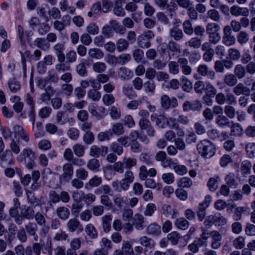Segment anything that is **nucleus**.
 <instances>
[{
	"instance_id": "f257e3e1",
	"label": "nucleus",
	"mask_w": 255,
	"mask_h": 255,
	"mask_svg": "<svg viewBox=\"0 0 255 255\" xmlns=\"http://www.w3.org/2000/svg\"><path fill=\"white\" fill-rule=\"evenodd\" d=\"M197 149L202 156L206 158L212 157L215 153V146L208 140L200 141L197 144Z\"/></svg>"
},
{
	"instance_id": "f03ea898",
	"label": "nucleus",
	"mask_w": 255,
	"mask_h": 255,
	"mask_svg": "<svg viewBox=\"0 0 255 255\" xmlns=\"http://www.w3.org/2000/svg\"><path fill=\"white\" fill-rule=\"evenodd\" d=\"M154 37V34L151 31H145L138 36L137 43L142 48H147L151 46L150 40Z\"/></svg>"
},
{
	"instance_id": "7ed1b4c3",
	"label": "nucleus",
	"mask_w": 255,
	"mask_h": 255,
	"mask_svg": "<svg viewBox=\"0 0 255 255\" xmlns=\"http://www.w3.org/2000/svg\"><path fill=\"white\" fill-rule=\"evenodd\" d=\"M80 193L78 191H74L72 192V197L73 199V203L71 206L72 214L77 216L83 208L84 205L81 203V200L79 199Z\"/></svg>"
},
{
	"instance_id": "20e7f679",
	"label": "nucleus",
	"mask_w": 255,
	"mask_h": 255,
	"mask_svg": "<svg viewBox=\"0 0 255 255\" xmlns=\"http://www.w3.org/2000/svg\"><path fill=\"white\" fill-rule=\"evenodd\" d=\"M160 104L162 108L167 110L170 108H174L178 106V102L175 97L170 98L167 95H162L160 97Z\"/></svg>"
},
{
	"instance_id": "39448f33",
	"label": "nucleus",
	"mask_w": 255,
	"mask_h": 255,
	"mask_svg": "<svg viewBox=\"0 0 255 255\" xmlns=\"http://www.w3.org/2000/svg\"><path fill=\"white\" fill-rule=\"evenodd\" d=\"M63 173L60 175V181H69L73 175L74 168L72 164L66 163L62 167Z\"/></svg>"
},
{
	"instance_id": "423d86ee",
	"label": "nucleus",
	"mask_w": 255,
	"mask_h": 255,
	"mask_svg": "<svg viewBox=\"0 0 255 255\" xmlns=\"http://www.w3.org/2000/svg\"><path fill=\"white\" fill-rule=\"evenodd\" d=\"M226 185H224V196L228 195L230 192L229 187L236 188L238 185L237 180L235 178V174L230 173L225 177Z\"/></svg>"
},
{
	"instance_id": "0eeeda50",
	"label": "nucleus",
	"mask_w": 255,
	"mask_h": 255,
	"mask_svg": "<svg viewBox=\"0 0 255 255\" xmlns=\"http://www.w3.org/2000/svg\"><path fill=\"white\" fill-rule=\"evenodd\" d=\"M108 148L105 146L98 147L97 145H92L90 149L89 154L94 157H99L100 155L105 156L108 153Z\"/></svg>"
},
{
	"instance_id": "6e6552de",
	"label": "nucleus",
	"mask_w": 255,
	"mask_h": 255,
	"mask_svg": "<svg viewBox=\"0 0 255 255\" xmlns=\"http://www.w3.org/2000/svg\"><path fill=\"white\" fill-rule=\"evenodd\" d=\"M67 228L70 232H74L77 231L78 232H82L83 228L80 221L76 218L70 219L66 224Z\"/></svg>"
},
{
	"instance_id": "1a4fd4ad",
	"label": "nucleus",
	"mask_w": 255,
	"mask_h": 255,
	"mask_svg": "<svg viewBox=\"0 0 255 255\" xmlns=\"http://www.w3.org/2000/svg\"><path fill=\"white\" fill-rule=\"evenodd\" d=\"M13 130L14 133L17 134L19 138L24 141L26 143H28L30 140L29 133L21 126L16 125L13 126Z\"/></svg>"
},
{
	"instance_id": "9d476101",
	"label": "nucleus",
	"mask_w": 255,
	"mask_h": 255,
	"mask_svg": "<svg viewBox=\"0 0 255 255\" xmlns=\"http://www.w3.org/2000/svg\"><path fill=\"white\" fill-rule=\"evenodd\" d=\"M202 107L200 101L195 100L193 102L186 101L183 105V109L184 111L188 112L190 111H199Z\"/></svg>"
},
{
	"instance_id": "9b49d317",
	"label": "nucleus",
	"mask_w": 255,
	"mask_h": 255,
	"mask_svg": "<svg viewBox=\"0 0 255 255\" xmlns=\"http://www.w3.org/2000/svg\"><path fill=\"white\" fill-rule=\"evenodd\" d=\"M24 230L29 236L33 237L34 241H38V236L37 234L38 226L36 223L33 222H28L26 225H25Z\"/></svg>"
},
{
	"instance_id": "f8f14e48",
	"label": "nucleus",
	"mask_w": 255,
	"mask_h": 255,
	"mask_svg": "<svg viewBox=\"0 0 255 255\" xmlns=\"http://www.w3.org/2000/svg\"><path fill=\"white\" fill-rule=\"evenodd\" d=\"M230 12L232 15L235 16H248L250 14V10L247 7H240L234 5L230 8Z\"/></svg>"
},
{
	"instance_id": "ddd939ff",
	"label": "nucleus",
	"mask_w": 255,
	"mask_h": 255,
	"mask_svg": "<svg viewBox=\"0 0 255 255\" xmlns=\"http://www.w3.org/2000/svg\"><path fill=\"white\" fill-rule=\"evenodd\" d=\"M177 62L180 65L182 73L185 75H189L192 73V68L188 65V60L185 58H179Z\"/></svg>"
},
{
	"instance_id": "4468645a",
	"label": "nucleus",
	"mask_w": 255,
	"mask_h": 255,
	"mask_svg": "<svg viewBox=\"0 0 255 255\" xmlns=\"http://www.w3.org/2000/svg\"><path fill=\"white\" fill-rule=\"evenodd\" d=\"M54 93L55 91L53 88L51 86L48 85L46 88V89H45V91H44V92L42 93L40 96L39 98L40 103L42 102L46 103H48L50 101L51 97L53 96Z\"/></svg>"
},
{
	"instance_id": "2eb2a0df",
	"label": "nucleus",
	"mask_w": 255,
	"mask_h": 255,
	"mask_svg": "<svg viewBox=\"0 0 255 255\" xmlns=\"http://www.w3.org/2000/svg\"><path fill=\"white\" fill-rule=\"evenodd\" d=\"M115 206L119 209H122L127 205L128 199L126 196L120 194L115 195L113 197Z\"/></svg>"
},
{
	"instance_id": "dca6fc26",
	"label": "nucleus",
	"mask_w": 255,
	"mask_h": 255,
	"mask_svg": "<svg viewBox=\"0 0 255 255\" xmlns=\"http://www.w3.org/2000/svg\"><path fill=\"white\" fill-rule=\"evenodd\" d=\"M118 75L122 80L127 81L129 80L133 76V72L126 67H122L118 72Z\"/></svg>"
},
{
	"instance_id": "f3484780",
	"label": "nucleus",
	"mask_w": 255,
	"mask_h": 255,
	"mask_svg": "<svg viewBox=\"0 0 255 255\" xmlns=\"http://www.w3.org/2000/svg\"><path fill=\"white\" fill-rule=\"evenodd\" d=\"M169 34L170 38L176 41L182 40L184 36L183 30L175 27H172L169 29Z\"/></svg>"
},
{
	"instance_id": "a211bd4d",
	"label": "nucleus",
	"mask_w": 255,
	"mask_h": 255,
	"mask_svg": "<svg viewBox=\"0 0 255 255\" xmlns=\"http://www.w3.org/2000/svg\"><path fill=\"white\" fill-rule=\"evenodd\" d=\"M232 31L230 26L224 27V44L231 45L235 43L236 39L234 36L231 35Z\"/></svg>"
},
{
	"instance_id": "6ab92c4d",
	"label": "nucleus",
	"mask_w": 255,
	"mask_h": 255,
	"mask_svg": "<svg viewBox=\"0 0 255 255\" xmlns=\"http://www.w3.org/2000/svg\"><path fill=\"white\" fill-rule=\"evenodd\" d=\"M80 193V197L79 199L81 201H83L87 205L92 204L96 200V196L92 193H85L82 191H79Z\"/></svg>"
},
{
	"instance_id": "aec40b11",
	"label": "nucleus",
	"mask_w": 255,
	"mask_h": 255,
	"mask_svg": "<svg viewBox=\"0 0 255 255\" xmlns=\"http://www.w3.org/2000/svg\"><path fill=\"white\" fill-rule=\"evenodd\" d=\"M102 183V177L95 175L85 183V188L86 189H90L93 187H97L101 185Z\"/></svg>"
},
{
	"instance_id": "412c9836",
	"label": "nucleus",
	"mask_w": 255,
	"mask_h": 255,
	"mask_svg": "<svg viewBox=\"0 0 255 255\" xmlns=\"http://www.w3.org/2000/svg\"><path fill=\"white\" fill-rule=\"evenodd\" d=\"M234 93L237 96L243 94L245 96H249L251 94V90L245 86L243 83L238 84L234 88Z\"/></svg>"
},
{
	"instance_id": "4be33fe9",
	"label": "nucleus",
	"mask_w": 255,
	"mask_h": 255,
	"mask_svg": "<svg viewBox=\"0 0 255 255\" xmlns=\"http://www.w3.org/2000/svg\"><path fill=\"white\" fill-rule=\"evenodd\" d=\"M60 10L62 12L67 11L71 14H74L76 13V8L74 6H69L67 0H61L59 1Z\"/></svg>"
},
{
	"instance_id": "5701e85b",
	"label": "nucleus",
	"mask_w": 255,
	"mask_h": 255,
	"mask_svg": "<svg viewBox=\"0 0 255 255\" xmlns=\"http://www.w3.org/2000/svg\"><path fill=\"white\" fill-rule=\"evenodd\" d=\"M144 218L139 214H136L134 215L133 219V224L135 229L137 230H142L145 227Z\"/></svg>"
},
{
	"instance_id": "b1692460",
	"label": "nucleus",
	"mask_w": 255,
	"mask_h": 255,
	"mask_svg": "<svg viewBox=\"0 0 255 255\" xmlns=\"http://www.w3.org/2000/svg\"><path fill=\"white\" fill-rule=\"evenodd\" d=\"M34 45L43 51H47L50 47V44L43 38H37L33 42Z\"/></svg>"
},
{
	"instance_id": "393cba45",
	"label": "nucleus",
	"mask_w": 255,
	"mask_h": 255,
	"mask_svg": "<svg viewBox=\"0 0 255 255\" xmlns=\"http://www.w3.org/2000/svg\"><path fill=\"white\" fill-rule=\"evenodd\" d=\"M57 216L62 220H67L70 215L69 209L64 206L58 207L56 210Z\"/></svg>"
},
{
	"instance_id": "a878e982",
	"label": "nucleus",
	"mask_w": 255,
	"mask_h": 255,
	"mask_svg": "<svg viewBox=\"0 0 255 255\" xmlns=\"http://www.w3.org/2000/svg\"><path fill=\"white\" fill-rule=\"evenodd\" d=\"M110 118L114 120H118L121 118L122 112L120 107L116 106H112L108 109Z\"/></svg>"
},
{
	"instance_id": "bb28decb",
	"label": "nucleus",
	"mask_w": 255,
	"mask_h": 255,
	"mask_svg": "<svg viewBox=\"0 0 255 255\" xmlns=\"http://www.w3.org/2000/svg\"><path fill=\"white\" fill-rule=\"evenodd\" d=\"M197 72L202 76H210L211 79H213L215 77V72L211 70H208V66L205 64H201L199 65L197 69Z\"/></svg>"
},
{
	"instance_id": "cd10ccee",
	"label": "nucleus",
	"mask_w": 255,
	"mask_h": 255,
	"mask_svg": "<svg viewBox=\"0 0 255 255\" xmlns=\"http://www.w3.org/2000/svg\"><path fill=\"white\" fill-rule=\"evenodd\" d=\"M112 215L107 214L103 216L102 218V223L104 232L108 233L111 228V222Z\"/></svg>"
},
{
	"instance_id": "c85d7f7f",
	"label": "nucleus",
	"mask_w": 255,
	"mask_h": 255,
	"mask_svg": "<svg viewBox=\"0 0 255 255\" xmlns=\"http://www.w3.org/2000/svg\"><path fill=\"white\" fill-rule=\"evenodd\" d=\"M85 231L90 239H96L97 238L98 231L92 224H88L85 228Z\"/></svg>"
},
{
	"instance_id": "c756f323",
	"label": "nucleus",
	"mask_w": 255,
	"mask_h": 255,
	"mask_svg": "<svg viewBox=\"0 0 255 255\" xmlns=\"http://www.w3.org/2000/svg\"><path fill=\"white\" fill-rule=\"evenodd\" d=\"M122 92L129 99H132L137 97L132 87L129 84H125L123 86Z\"/></svg>"
},
{
	"instance_id": "7c9ffc66",
	"label": "nucleus",
	"mask_w": 255,
	"mask_h": 255,
	"mask_svg": "<svg viewBox=\"0 0 255 255\" xmlns=\"http://www.w3.org/2000/svg\"><path fill=\"white\" fill-rule=\"evenodd\" d=\"M88 55L90 58L99 60L104 57V52L97 48H92L88 50Z\"/></svg>"
},
{
	"instance_id": "2f4dec72",
	"label": "nucleus",
	"mask_w": 255,
	"mask_h": 255,
	"mask_svg": "<svg viewBox=\"0 0 255 255\" xmlns=\"http://www.w3.org/2000/svg\"><path fill=\"white\" fill-rule=\"evenodd\" d=\"M10 101L14 102L12 108L16 113H20L22 112L24 104L22 102H20V98L18 96H14L10 99Z\"/></svg>"
},
{
	"instance_id": "473e14b6",
	"label": "nucleus",
	"mask_w": 255,
	"mask_h": 255,
	"mask_svg": "<svg viewBox=\"0 0 255 255\" xmlns=\"http://www.w3.org/2000/svg\"><path fill=\"white\" fill-rule=\"evenodd\" d=\"M143 87L146 94L153 95L156 89V84L153 80H148L144 83Z\"/></svg>"
},
{
	"instance_id": "72a5a7b5",
	"label": "nucleus",
	"mask_w": 255,
	"mask_h": 255,
	"mask_svg": "<svg viewBox=\"0 0 255 255\" xmlns=\"http://www.w3.org/2000/svg\"><path fill=\"white\" fill-rule=\"evenodd\" d=\"M110 130L112 133V136L114 134L119 136L123 134L125 132L124 126L121 123H116L113 124L112 128Z\"/></svg>"
},
{
	"instance_id": "f704fd0d",
	"label": "nucleus",
	"mask_w": 255,
	"mask_h": 255,
	"mask_svg": "<svg viewBox=\"0 0 255 255\" xmlns=\"http://www.w3.org/2000/svg\"><path fill=\"white\" fill-rule=\"evenodd\" d=\"M85 62V60L82 59L81 60L80 62L76 66V71L77 73L82 77H85L87 75Z\"/></svg>"
},
{
	"instance_id": "c9c22d12",
	"label": "nucleus",
	"mask_w": 255,
	"mask_h": 255,
	"mask_svg": "<svg viewBox=\"0 0 255 255\" xmlns=\"http://www.w3.org/2000/svg\"><path fill=\"white\" fill-rule=\"evenodd\" d=\"M140 244L146 249L153 248L155 245L154 241L149 238L144 236L140 237L139 239Z\"/></svg>"
},
{
	"instance_id": "e433bc0d",
	"label": "nucleus",
	"mask_w": 255,
	"mask_h": 255,
	"mask_svg": "<svg viewBox=\"0 0 255 255\" xmlns=\"http://www.w3.org/2000/svg\"><path fill=\"white\" fill-rule=\"evenodd\" d=\"M148 234L158 236L161 233L160 226L156 223L149 225L146 228Z\"/></svg>"
},
{
	"instance_id": "4c0bfd02",
	"label": "nucleus",
	"mask_w": 255,
	"mask_h": 255,
	"mask_svg": "<svg viewBox=\"0 0 255 255\" xmlns=\"http://www.w3.org/2000/svg\"><path fill=\"white\" fill-rule=\"evenodd\" d=\"M7 84L10 91L12 93H16L20 89V84L15 78L10 79Z\"/></svg>"
},
{
	"instance_id": "58836bf2",
	"label": "nucleus",
	"mask_w": 255,
	"mask_h": 255,
	"mask_svg": "<svg viewBox=\"0 0 255 255\" xmlns=\"http://www.w3.org/2000/svg\"><path fill=\"white\" fill-rule=\"evenodd\" d=\"M123 162L125 168L127 170H130L137 164V159L133 157H125Z\"/></svg>"
},
{
	"instance_id": "ea45409f",
	"label": "nucleus",
	"mask_w": 255,
	"mask_h": 255,
	"mask_svg": "<svg viewBox=\"0 0 255 255\" xmlns=\"http://www.w3.org/2000/svg\"><path fill=\"white\" fill-rule=\"evenodd\" d=\"M121 252L124 255H133V251L131 245L129 241H123Z\"/></svg>"
},
{
	"instance_id": "a19ab883",
	"label": "nucleus",
	"mask_w": 255,
	"mask_h": 255,
	"mask_svg": "<svg viewBox=\"0 0 255 255\" xmlns=\"http://www.w3.org/2000/svg\"><path fill=\"white\" fill-rule=\"evenodd\" d=\"M175 226L180 230H186L189 226V222L184 218L177 219L174 223Z\"/></svg>"
},
{
	"instance_id": "79ce46f5",
	"label": "nucleus",
	"mask_w": 255,
	"mask_h": 255,
	"mask_svg": "<svg viewBox=\"0 0 255 255\" xmlns=\"http://www.w3.org/2000/svg\"><path fill=\"white\" fill-rule=\"evenodd\" d=\"M72 149L77 157H81L85 154V148L82 144L76 143L74 144L72 146Z\"/></svg>"
},
{
	"instance_id": "37998d69",
	"label": "nucleus",
	"mask_w": 255,
	"mask_h": 255,
	"mask_svg": "<svg viewBox=\"0 0 255 255\" xmlns=\"http://www.w3.org/2000/svg\"><path fill=\"white\" fill-rule=\"evenodd\" d=\"M103 173L105 178L111 180L116 175V173L111 165H107L103 168Z\"/></svg>"
},
{
	"instance_id": "c03bdc74",
	"label": "nucleus",
	"mask_w": 255,
	"mask_h": 255,
	"mask_svg": "<svg viewBox=\"0 0 255 255\" xmlns=\"http://www.w3.org/2000/svg\"><path fill=\"white\" fill-rule=\"evenodd\" d=\"M202 41L201 38L195 37L191 38L185 44L190 47L197 49L201 46Z\"/></svg>"
},
{
	"instance_id": "a18cd8bd",
	"label": "nucleus",
	"mask_w": 255,
	"mask_h": 255,
	"mask_svg": "<svg viewBox=\"0 0 255 255\" xmlns=\"http://www.w3.org/2000/svg\"><path fill=\"white\" fill-rule=\"evenodd\" d=\"M107 68L106 64L102 62H97L93 64L92 69L97 73H102L105 71Z\"/></svg>"
},
{
	"instance_id": "49530a36",
	"label": "nucleus",
	"mask_w": 255,
	"mask_h": 255,
	"mask_svg": "<svg viewBox=\"0 0 255 255\" xmlns=\"http://www.w3.org/2000/svg\"><path fill=\"white\" fill-rule=\"evenodd\" d=\"M180 238L179 234L176 231L172 232L167 236V240L171 242V244L173 246L177 245Z\"/></svg>"
},
{
	"instance_id": "de8ad7c7",
	"label": "nucleus",
	"mask_w": 255,
	"mask_h": 255,
	"mask_svg": "<svg viewBox=\"0 0 255 255\" xmlns=\"http://www.w3.org/2000/svg\"><path fill=\"white\" fill-rule=\"evenodd\" d=\"M177 184L180 188H189L192 185V181L188 177H182L177 181Z\"/></svg>"
},
{
	"instance_id": "09e8293b",
	"label": "nucleus",
	"mask_w": 255,
	"mask_h": 255,
	"mask_svg": "<svg viewBox=\"0 0 255 255\" xmlns=\"http://www.w3.org/2000/svg\"><path fill=\"white\" fill-rule=\"evenodd\" d=\"M101 13V6L100 3L96 2L93 4L91 10L88 13L89 17L99 15Z\"/></svg>"
},
{
	"instance_id": "8fccbe9b",
	"label": "nucleus",
	"mask_w": 255,
	"mask_h": 255,
	"mask_svg": "<svg viewBox=\"0 0 255 255\" xmlns=\"http://www.w3.org/2000/svg\"><path fill=\"white\" fill-rule=\"evenodd\" d=\"M165 9L168 10L169 16L172 17L176 15V11L178 9V5L175 2L170 1L169 3H167Z\"/></svg>"
},
{
	"instance_id": "3c124183",
	"label": "nucleus",
	"mask_w": 255,
	"mask_h": 255,
	"mask_svg": "<svg viewBox=\"0 0 255 255\" xmlns=\"http://www.w3.org/2000/svg\"><path fill=\"white\" fill-rule=\"evenodd\" d=\"M245 150L249 158H253L255 157V143H248L246 145Z\"/></svg>"
},
{
	"instance_id": "603ef678",
	"label": "nucleus",
	"mask_w": 255,
	"mask_h": 255,
	"mask_svg": "<svg viewBox=\"0 0 255 255\" xmlns=\"http://www.w3.org/2000/svg\"><path fill=\"white\" fill-rule=\"evenodd\" d=\"M252 163L248 160L243 161L241 165L242 174L244 175L249 174L251 173Z\"/></svg>"
},
{
	"instance_id": "864d4df0",
	"label": "nucleus",
	"mask_w": 255,
	"mask_h": 255,
	"mask_svg": "<svg viewBox=\"0 0 255 255\" xmlns=\"http://www.w3.org/2000/svg\"><path fill=\"white\" fill-rule=\"evenodd\" d=\"M143 11L144 14L147 16H152L155 11L154 7L147 1L143 2Z\"/></svg>"
},
{
	"instance_id": "5fc2aeb1",
	"label": "nucleus",
	"mask_w": 255,
	"mask_h": 255,
	"mask_svg": "<svg viewBox=\"0 0 255 255\" xmlns=\"http://www.w3.org/2000/svg\"><path fill=\"white\" fill-rule=\"evenodd\" d=\"M88 97L92 99L93 101H98L101 97V94L100 92L96 89H91L88 91Z\"/></svg>"
},
{
	"instance_id": "6e6d98bb",
	"label": "nucleus",
	"mask_w": 255,
	"mask_h": 255,
	"mask_svg": "<svg viewBox=\"0 0 255 255\" xmlns=\"http://www.w3.org/2000/svg\"><path fill=\"white\" fill-rule=\"evenodd\" d=\"M184 33L188 35H192L194 32V28L191 22L189 20H185L183 23Z\"/></svg>"
},
{
	"instance_id": "4d7b16f0",
	"label": "nucleus",
	"mask_w": 255,
	"mask_h": 255,
	"mask_svg": "<svg viewBox=\"0 0 255 255\" xmlns=\"http://www.w3.org/2000/svg\"><path fill=\"white\" fill-rule=\"evenodd\" d=\"M76 177L82 180H85L88 177V172L84 168L80 167L75 171Z\"/></svg>"
},
{
	"instance_id": "13d9d810",
	"label": "nucleus",
	"mask_w": 255,
	"mask_h": 255,
	"mask_svg": "<svg viewBox=\"0 0 255 255\" xmlns=\"http://www.w3.org/2000/svg\"><path fill=\"white\" fill-rule=\"evenodd\" d=\"M37 146L40 150L45 151L50 149L52 145L49 140L43 139L38 142Z\"/></svg>"
},
{
	"instance_id": "bf43d9fd",
	"label": "nucleus",
	"mask_w": 255,
	"mask_h": 255,
	"mask_svg": "<svg viewBox=\"0 0 255 255\" xmlns=\"http://www.w3.org/2000/svg\"><path fill=\"white\" fill-rule=\"evenodd\" d=\"M128 45V42L124 38L119 39L116 43L117 50L120 52L127 49Z\"/></svg>"
},
{
	"instance_id": "052dcab7",
	"label": "nucleus",
	"mask_w": 255,
	"mask_h": 255,
	"mask_svg": "<svg viewBox=\"0 0 255 255\" xmlns=\"http://www.w3.org/2000/svg\"><path fill=\"white\" fill-rule=\"evenodd\" d=\"M87 166L91 170H98L100 166L99 161L96 158L91 159L88 161Z\"/></svg>"
},
{
	"instance_id": "680f3d73",
	"label": "nucleus",
	"mask_w": 255,
	"mask_h": 255,
	"mask_svg": "<svg viewBox=\"0 0 255 255\" xmlns=\"http://www.w3.org/2000/svg\"><path fill=\"white\" fill-rule=\"evenodd\" d=\"M49 17H51L54 19L57 20L61 18V13L60 10L56 7H52L48 11Z\"/></svg>"
},
{
	"instance_id": "e2e57ef3",
	"label": "nucleus",
	"mask_w": 255,
	"mask_h": 255,
	"mask_svg": "<svg viewBox=\"0 0 255 255\" xmlns=\"http://www.w3.org/2000/svg\"><path fill=\"white\" fill-rule=\"evenodd\" d=\"M100 246L102 250L108 252V251L112 249L113 245L111 240L106 238H103L100 242Z\"/></svg>"
},
{
	"instance_id": "0e129e2a",
	"label": "nucleus",
	"mask_w": 255,
	"mask_h": 255,
	"mask_svg": "<svg viewBox=\"0 0 255 255\" xmlns=\"http://www.w3.org/2000/svg\"><path fill=\"white\" fill-rule=\"evenodd\" d=\"M167 118L163 115H159L156 119V125L161 128H164L166 126Z\"/></svg>"
},
{
	"instance_id": "69168bd1",
	"label": "nucleus",
	"mask_w": 255,
	"mask_h": 255,
	"mask_svg": "<svg viewBox=\"0 0 255 255\" xmlns=\"http://www.w3.org/2000/svg\"><path fill=\"white\" fill-rule=\"evenodd\" d=\"M182 84L183 90L187 92H190L192 88V83L186 77L184 76L182 77Z\"/></svg>"
},
{
	"instance_id": "338daca9",
	"label": "nucleus",
	"mask_w": 255,
	"mask_h": 255,
	"mask_svg": "<svg viewBox=\"0 0 255 255\" xmlns=\"http://www.w3.org/2000/svg\"><path fill=\"white\" fill-rule=\"evenodd\" d=\"M112 136L111 130H109L106 131L100 132L98 134L97 138L100 141H104L109 140Z\"/></svg>"
},
{
	"instance_id": "774afa93",
	"label": "nucleus",
	"mask_w": 255,
	"mask_h": 255,
	"mask_svg": "<svg viewBox=\"0 0 255 255\" xmlns=\"http://www.w3.org/2000/svg\"><path fill=\"white\" fill-rule=\"evenodd\" d=\"M68 137L73 140H77L79 137V130L75 128H71L67 131Z\"/></svg>"
}]
</instances>
